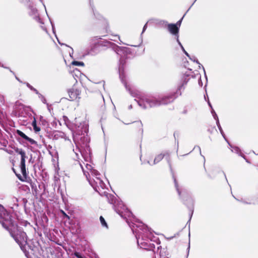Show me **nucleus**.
Masks as SVG:
<instances>
[{"instance_id":"22","label":"nucleus","mask_w":258,"mask_h":258,"mask_svg":"<svg viewBox=\"0 0 258 258\" xmlns=\"http://www.w3.org/2000/svg\"><path fill=\"white\" fill-rule=\"evenodd\" d=\"M73 138L75 143L76 144V146H78V141L77 136L76 135H73Z\"/></svg>"},{"instance_id":"41","label":"nucleus","mask_w":258,"mask_h":258,"mask_svg":"<svg viewBox=\"0 0 258 258\" xmlns=\"http://www.w3.org/2000/svg\"><path fill=\"white\" fill-rule=\"evenodd\" d=\"M132 105H130L129 107L130 108H132Z\"/></svg>"},{"instance_id":"33","label":"nucleus","mask_w":258,"mask_h":258,"mask_svg":"<svg viewBox=\"0 0 258 258\" xmlns=\"http://www.w3.org/2000/svg\"><path fill=\"white\" fill-rule=\"evenodd\" d=\"M75 154H76V155L77 156V158H79V157H79V153L78 152H77L76 151H75Z\"/></svg>"},{"instance_id":"16","label":"nucleus","mask_w":258,"mask_h":258,"mask_svg":"<svg viewBox=\"0 0 258 258\" xmlns=\"http://www.w3.org/2000/svg\"><path fill=\"white\" fill-rule=\"evenodd\" d=\"M176 41L177 42H178V44L180 45V46L181 47L182 51L184 52V53H185V54L188 56V57H189V54L185 50L184 47H183V46L182 45V44H181L180 42L179 41V39H178V36H177V38L176 39Z\"/></svg>"},{"instance_id":"31","label":"nucleus","mask_w":258,"mask_h":258,"mask_svg":"<svg viewBox=\"0 0 258 258\" xmlns=\"http://www.w3.org/2000/svg\"><path fill=\"white\" fill-rule=\"evenodd\" d=\"M99 84L100 85H101L103 87V88L104 89V85H105V83L104 82H100Z\"/></svg>"},{"instance_id":"14","label":"nucleus","mask_w":258,"mask_h":258,"mask_svg":"<svg viewBox=\"0 0 258 258\" xmlns=\"http://www.w3.org/2000/svg\"><path fill=\"white\" fill-rule=\"evenodd\" d=\"M32 125L36 132H38L40 131V127H38L36 125V121L35 118H34V120L32 122Z\"/></svg>"},{"instance_id":"43","label":"nucleus","mask_w":258,"mask_h":258,"mask_svg":"<svg viewBox=\"0 0 258 258\" xmlns=\"http://www.w3.org/2000/svg\"><path fill=\"white\" fill-rule=\"evenodd\" d=\"M113 202V200L112 199V201H111V203H112Z\"/></svg>"},{"instance_id":"26","label":"nucleus","mask_w":258,"mask_h":258,"mask_svg":"<svg viewBox=\"0 0 258 258\" xmlns=\"http://www.w3.org/2000/svg\"><path fill=\"white\" fill-rule=\"evenodd\" d=\"M191 60L194 61H196L197 63L198 64H200V63L199 62L198 60L197 59H196V58L195 57H193L192 58L190 57L189 56V57Z\"/></svg>"},{"instance_id":"36","label":"nucleus","mask_w":258,"mask_h":258,"mask_svg":"<svg viewBox=\"0 0 258 258\" xmlns=\"http://www.w3.org/2000/svg\"><path fill=\"white\" fill-rule=\"evenodd\" d=\"M40 2L43 4V6L44 7L45 9L46 10L45 6V5L43 3L42 0H40Z\"/></svg>"},{"instance_id":"42","label":"nucleus","mask_w":258,"mask_h":258,"mask_svg":"<svg viewBox=\"0 0 258 258\" xmlns=\"http://www.w3.org/2000/svg\"><path fill=\"white\" fill-rule=\"evenodd\" d=\"M138 244H139V239H138Z\"/></svg>"},{"instance_id":"39","label":"nucleus","mask_w":258,"mask_h":258,"mask_svg":"<svg viewBox=\"0 0 258 258\" xmlns=\"http://www.w3.org/2000/svg\"><path fill=\"white\" fill-rule=\"evenodd\" d=\"M0 67H4L3 64H2V63L0 62Z\"/></svg>"},{"instance_id":"13","label":"nucleus","mask_w":258,"mask_h":258,"mask_svg":"<svg viewBox=\"0 0 258 258\" xmlns=\"http://www.w3.org/2000/svg\"><path fill=\"white\" fill-rule=\"evenodd\" d=\"M16 152L21 155V158L26 159V153L22 149H17L16 150Z\"/></svg>"},{"instance_id":"5","label":"nucleus","mask_w":258,"mask_h":258,"mask_svg":"<svg viewBox=\"0 0 258 258\" xmlns=\"http://www.w3.org/2000/svg\"><path fill=\"white\" fill-rule=\"evenodd\" d=\"M167 28L169 32L172 35H174L176 36V39L177 38V36H178L179 32V28L176 24H168L167 25Z\"/></svg>"},{"instance_id":"7","label":"nucleus","mask_w":258,"mask_h":258,"mask_svg":"<svg viewBox=\"0 0 258 258\" xmlns=\"http://www.w3.org/2000/svg\"><path fill=\"white\" fill-rule=\"evenodd\" d=\"M54 138L55 139H64L65 140H69L65 134L60 131H56L54 133Z\"/></svg>"},{"instance_id":"34","label":"nucleus","mask_w":258,"mask_h":258,"mask_svg":"<svg viewBox=\"0 0 258 258\" xmlns=\"http://www.w3.org/2000/svg\"><path fill=\"white\" fill-rule=\"evenodd\" d=\"M78 150V152L81 153L82 156H84L83 154L80 151V149H76V150Z\"/></svg>"},{"instance_id":"4","label":"nucleus","mask_w":258,"mask_h":258,"mask_svg":"<svg viewBox=\"0 0 258 258\" xmlns=\"http://www.w3.org/2000/svg\"><path fill=\"white\" fill-rule=\"evenodd\" d=\"M69 97L72 100H76L80 98V91L79 90L74 87L72 89L68 91Z\"/></svg>"},{"instance_id":"35","label":"nucleus","mask_w":258,"mask_h":258,"mask_svg":"<svg viewBox=\"0 0 258 258\" xmlns=\"http://www.w3.org/2000/svg\"><path fill=\"white\" fill-rule=\"evenodd\" d=\"M113 37H117L118 39H120L119 36L117 35H114Z\"/></svg>"},{"instance_id":"18","label":"nucleus","mask_w":258,"mask_h":258,"mask_svg":"<svg viewBox=\"0 0 258 258\" xmlns=\"http://www.w3.org/2000/svg\"><path fill=\"white\" fill-rule=\"evenodd\" d=\"M157 24L162 26H167L168 25V22L165 20H159Z\"/></svg>"},{"instance_id":"30","label":"nucleus","mask_w":258,"mask_h":258,"mask_svg":"<svg viewBox=\"0 0 258 258\" xmlns=\"http://www.w3.org/2000/svg\"><path fill=\"white\" fill-rule=\"evenodd\" d=\"M147 23H146V24L144 25V27H143V32H142V33H143V32L146 30V28H147Z\"/></svg>"},{"instance_id":"9","label":"nucleus","mask_w":258,"mask_h":258,"mask_svg":"<svg viewBox=\"0 0 258 258\" xmlns=\"http://www.w3.org/2000/svg\"><path fill=\"white\" fill-rule=\"evenodd\" d=\"M17 134L22 138L24 139L25 140L28 141L31 144H34L36 143V142L32 139H31L29 138L28 136H27L24 133H23L22 132L18 130L17 131Z\"/></svg>"},{"instance_id":"37","label":"nucleus","mask_w":258,"mask_h":258,"mask_svg":"<svg viewBox=\"0 0 258 258\" xmlns=\"http://www.w3.org/2000/svg\"><path fill=\"white\" fill-rule=\"evenodd\" d=\"M208 104H209V105L210 106V107H211V108H212V105H211V103H210V102L209 101L208 102Z\"/></svg>"},{"instance_id":"15","label":"nucleus","mask_w":258,"mask_h":258,"mask_svg":"<svg viewBox=\"0 0 258 258\" xmlns=\"http://www.w3.org/2000/svg\"><path fill=\"white\" fill-rule=\"evenodd\" d=\"M216 123H217V126H218V128L219 129V131H220L221 135H222V136L223 137L224 139L226 140V141L227 142H228V140L226 139V137L225 136V134H224V132H223V130L222 129V127H221V125L220 124L219 121V120L217 121H216Z\"/></svg>"},{"instance_id":"27","label":"nucleus","mask_w":258,"mask_h":258,"mask_svg":"<svg viewBox=\"0 0 258 258\" xmlns=\"http://www.w3.org/2000/svg\"><path fill=\"white\" fill-rule=\"evenodd\" d=\"M32 12L33 15H34L35 16L36 15V14L37 13V10L36 9H32Z\"/></svg>"},{"instance_id":"20","label":"nucleus","mask_w":258,"mask_h":258,"mask_svg":"<svg viewBox=\"0 0 258 258\" xmlns=\"http://www.w3.org/2000/svg\"><path fill=\"white\" fill-rule=\"evenodd\" d=\"M211 113H212V114L213 115V116L214 118V119L215 120H216V121L219 120L218 116H217V115L216 114L215 111H214V110L213 108H212Z\"/></svg>"},{"instance_id":"29","label":"nucleus","mask_w":258,"mask_h":258,"mask_svg":"<svg viewBox=\"0 0 258 258\" xmlns=\"http://www.w3.org/2000/svg\"><path fill=\"white\" fill-rule=\"evenodd\" d=\"M15 105L16 106H21L22 105V104L19 102V101H17L15 103Z\"/></svg>"},{"instance_id":"11","label":"nucleus","mask_w":258,"mask_h":258,"mask_svg":"<svg viewBox=\"0 0 258 258\" xmlns=\"http://www.w3.org/2000/svg\"><path fill=\"white\" fill-rule=\"evenodd\" d=\"M164 156V154H160L155 157L153 163H150L149 161H148V163L151 165H155L159 162L163 158Z\"/></svg>"},{"instance_id":"2","label":"nucleus","mask_w":258,"mask_h":258,"mask_svg":"<svg viewBox=\"0 0 258 258\" xmlns=\"http://www.w3.org/2000/svg\"><path fill=\"white\" fill-rule=\"evenodd\" d=\"M138 98L137 102L139 105L142 108L146 109L170 103L174 100L175 97L172 94L158 98L141 95Z\"/></svg>"},{"instance_id":"21","label":"nucleus","mask_w":258,"mask_h":258,"mask_svg":"<svg viewBox=\"0 0 258 258\" xmlns=\"http://www.w3.org/2000/svg\"><path fill=\"white\" fill-rule=\"evenodd\" d=\"M174 182H175V187H176V190H177V192H178V195H179V196H181V191H180L179 189L178 188V185H177V183H176V180H174Z\"/></svg>"},{"instance_id":"19","label":"nucleus","mask_w":258,"mask_h":258,"mask_svg":"<svg viewBox=\"0 0 258 258\" xmlns=\"http://www.w3.org/2000/svg\"><path fill=\"white\" fill-rule=\"evenodd\" d=\"M72 64L74 66H83L84 65V63L82 61H73L72 62Z\"/></svg>"},{"instance_id":"38","label":"nucleus","mask_w":258,"mask_h":258,"mask_svg":"<svg viewBox=\"0 0 258 258\" xmlns=\"http://www.w3.org/2000/svg\"><path fill=\"white\" fill-rule=\"evenodd\" d=\"M208 104H209V105L210 106V107H211V108H212V105H211V103H210V102L209 101L208 102Z\"/></svg>"},{"instance_id":"28","label":"nucleus","mask_w":258,"mask_h":258,"mask_svg":"<svg viewBox=\"0 0 258 258\" xmlns=\"http://www.w3.org/2000/svg\"><path fill=\"white\" fill-rule=\"evenodd\" d=\"M75 255L78 258H83L82 256L79 253H75Z\"/></svg>"},{"instance_id":"6","label":"nucleus","mask_w":258,"mask_h":258,"mask_svg":"<svg viewBox=\"0 0 258 258\" xmlns=\"http://www.w3.org/2000/svg\"><path fill=\"white\" fill-rule=\"evenodd\" d=\"M119 78L122 83L124 84V86L125 87L126 89L130 91L131 88L129 87V86L127 85L125 74L124 72L123 71H121L120 70H119Z\"/></svg>"},{"instance_id":"12","label":"nucleus","mask_w":258,"mask_h":258,"mask_svg":"<svg viewBox=\"0 0 258 258\" xmlns=\"http://www.w3.org/2000/svg\"><path fill=\"white\" fill-rule=\"evenodd\" d=\"M188 81V79L186 78V77L184 76L181 79L180 84L179 85V86L178 87V89L179 90H181L182 89V88L184 87V86L187 84Z\"/></svg>"},{"instance_id":"1","label":"nucleus","mask_w":258,"mask_h":258,"mask_svg":"<svg viewBox=\"0 0 258 258\" xmlns=\"http://www.w3.org/2000/svg\"><path fill=\"white\" fill-rule=\"evenodd\" d=\"M0 223L10 232L11 236L21 247L26 244L27 238L26 233L18 229L16 231L12 229L13 228L15 229V227L11 216L1 205H0Z\"/></svg>"},{"instance_id":"40","label":"nucleus","mask_w":258,"mask_h":258,"mask_svg":"<svg viewBox=\"0 0 258 258\" xmlns=\"http://www.w3.org/2000/svg\"><path fill=\"white\" fill-rule=\"evenodd\" d=\"M110 39H111V40L115 41V39H114L111 38Z\"/></svg>"},{"instance_id":"3","label":"nucleus","mask_w":258,"mask_h":258,"mask_svg":"<svg viewBox=\"0 0 258 258\" xmlns=\"http://www.w3.org/2000/svg\"><path fill=\"white\" fill-rule=\"evenodd\" d=\"M80 165L81 167L82 170L84 172V175L86 176V178L89 181L90 183L92 184V186L94 185L92 183L91 181V175H92L94 178L93 180L95 182V185L96 186L99 187V186L102 187L103 183L102 181L101 180L100 178V173L96 170L93 169V167L91 165L87 163L85 165L86 169H85L82 165L80 163Z\"/></svg>"},{"instance_id":"24","label":"nucleus","mask_w":258,"mask_h":258,"mask_svg":"<svg viewBox=\"0 0 258 258\" xmlns=\"http://www.w3.org/2000/svg\"><path fill=\"white\" fill-rule=\"evenodd\" d=\"M27 86L29 88H30L31 90H34V91H35L37 93V91L34 88H33V87H32L31 85H30V84H29L28 83L27 84Z\"/></svg>"},{"instance_id":"23","label":"nucleus","mask_w":258,"mask_h":258,"mask_svg":"<svg viewBox=\"0 0 258 258\" xmlns=\"http://www.w3.org/2000/svg\"><path fill=\"white\" fill-rule=\"evenodd\" d=\"M116 212L119 214L120 215L121 217H123V212L122 211H120V210H119L118 209V208H116Z\"/></svg>"},{"instance_id":"25","label":"nucleus","mask_w":258,"mask_h":258,"mask_svg":"<svg viewBox=\"0 0 258 258\" xmlns=\"http://www.w3.org/2000/svg\"><path fill=\"white\" fill-rule=\"evenodd\" d=\"M183 18H182L180 20H179L175 24L177 25V26L178 27V28H179V27L181 25V21H182V20Z\"/></svg>"},{"instance_id":"17","label":"nucleus","mask_w":258,"mask_h":258,"mask_svg":"<svg viewBox=\"0 0 258 258\" xmlns=\"http://www.w3.org/2000/svg\"><path fill=\"white\" fill-rule=\"evenodd\" d=\"M100 221L102 226L107 228V224L102 216L100 217Z\"/></svg>"},{"instance_id":"32","label":"nucleus","mask_w":258,"mask_h":258,"mask_svg":"<svg viewBox=\"0 0 258 258\" xmlns=\"http://www.w3.org/2000/svg\"><path fill=\"white\" fill-rule=\"evenodd\" d=\"M42 101L43 102V103H46V100L44 97H42Z\"/></svg>"},{"instance_id":"8","label":"nucleus","mask_w":258,"mask_h":258,"mask_svg":"<svg viewBox=\"0 0 258 258\" xmlns=\"http://www.w3.org/2000/svg\"><path fill=\"white\" fill-rule=\"evenodd\" d=\"M227 143L230 147L231 152L238 154L245 159V156L241 153L240 149L238 147L231 145L228 142Z\"/></svg>"},{"instance_id":"10","label":"nucleus","mask_w":258,"mask_h":258,"mask_svg":"<svg viewBox=\"0 0 258 258\" xmlns=\"http://www.w3.org/2000/svg\"><path fill=\"white\" fill-rule=\"evenodd\" d=\"M25 159L24 158H21V163H20V169L22 172V174L24 177L26 176L27 172L25 166Z\"/></svg>"}]
</instances>
